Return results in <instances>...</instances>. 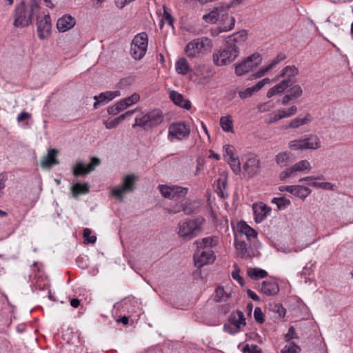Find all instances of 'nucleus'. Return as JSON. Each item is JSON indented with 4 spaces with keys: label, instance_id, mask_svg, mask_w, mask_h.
<instances>
[{
    "label": "nucleus",
    "instance_id": "f257e3e1",
    "mask_svg": "<svg viewBox=\"0 0 353 353\" xmlns=\"http://www.w3.org/2000/svg\"><path fill=\"white\" fill-rule=\"evenodd\" d=\"M247 39V32L242 30L228 36L222 48L213 53L214 63L217 66L227 65L238 57L240 49Z\"/></svg>",
    "mask_w": 353,
    "mask_h": 353
},
{
    "label": "nucleus",
    "instance_id": "f03ea898",
    "mask_svg": "<svg viewBox=\"0 0 353 353\" xmlns=\"http://www.w3.org/2000/svg\"><path fill=\"white\" fill-rule=\"evenodd\" d=\"M212 47V40L202 37L190 41L185 48V54L190 59H200L210 52Z\"/></svg>",
    "mask_w": 353,
    "mask_h": 353
},
{
    "label": "nucleus",
    "instance_id": "7ed1b4c3",
    "mask_svg": "<svg viewBox=\"0 0 353 353\" xmlns=\"http://www.w3.org/2000/svg\"><path fill=\"white\" fill-rule=\"evenodd\" d=\"M204 222L205 219L202 217L179 222L177 227L179 236L186 241L196 237L201 232Z\"/></svg>",
    "mask_w": 353,
    "mask_h": 353
},
{
    "label": "nucleus",
    "instance_id": "20e7f679",
    "mask_svg": "<svg viewBox=\"0 0 353 353\" xmlns=\"http://www.w3.org/2000/svg\"><path fill=\"white\" fill-rule=\"evenodd\" d=\"M163 121V115L160 110H153L146 113L137 115L135 118V123L132 128L140 126L144 129H149L160 125Z\"/></svg>",
    "mask_w": 353,
    "mask_h": 353
},
{
    "label": "nucleus",
    "instance_id": "39448f33",
    "mask_svg": "<svg viewBox=\"0 0 353 353\" xmlns=\"http://www.w3.org/2000/svg\"><path fill=\"white\" fill-rule=\"evenodd\" d=\"M37 12L27 8L24 1H21L15 8L14 26L23 28L32 23V17Z\"/></svg>",
    "mask_w": 353,
    "mask_h": 353
},
{
    "label": "nucleus",
    "instance_id": "423d86ee",
    "mask_svg": "<svg viewBox=\"0 0 353 353\" xmlns=\"http://www.w3.org/2000/svg\"><path fill=\"white\" fill-rule=\"evenodd\" d=\"M145 32L137 34L131 42L130 53L136 60L141 59L146 53L148 44Z\"/></svg>",
    "mask_w": 353,
    "mask_h": 353
},
{
    "label": "nucleus",
    "instance_id": "0eeeda50",
    "mask_svg": "<svg viewBox=\"0 0 353 353\" xmlns=\"http://www.w3.org/2000/svg\"><path fill=\"white\" fill-rule=\"evenodd\" d=\"M288 147L292 150H316L321 147V141L316 135L310 134L304 139L290 141Z\"/></svg>",
    "mask_w": 353,
    "mask_h": 353
},
{
    "label": "nucleus",
    "instance_id": "6e6552de",
    "mask_svg": "<svg viewBox=\"0 0 353 353\" xmlns=\"http://www.w3.org/2000/svg\"><path fill=\"white\" fill-rule=\"evenodd\" d=\"M190 134V128L184 122L172 123L168 127V139L170 141L188 139Z\"/></svg>",
    "mask_w": 353,
    "mask_h": 353
},
{
    "label": "nucleus",
    "instance_id": "1a4fd4ad",
    "mask_svg": "<svg viewBox=\"0 0 353 353\" xmlns=\"http://www.w3.org/2000/svg\"><path fill=\"white\" fill-rule=\"evenodd\" d=\"M261 62V55L259 53H254L236 65L235 74L237 76H243L259 65Z\"/></svg>",
    "mask_w": 353,
    "mask_h": 353
},
{
    "label": "nucleus",
    "instance_id": "9d476101",
    "mask_svg": "<svg viewBox=\"0 0 353 353\" xmlns=\"http://www.w3.org/2000/svg\"><path fill=\"white\" fill-rule=\"evenodd\" d=\"M311 168L310 163L307 160H301L282 171L279 179L284 181L287 178L295 176L297 172L308 173Z\"/></svg>",
    "mask_w": 353,
    "mask_h": 353
},
{
    "label": "nucleus",
    "instance_id": "9b49d317",
    "mask_svg": "<svg viewBox=\"0 0 353 353\" xmlns=\"http://www.w3.org/2000/svg\"><path fill=\"white\" fill-rule=\"evenodd\" d=\"M134 184L135 177L134 174L126 175L123 177V183L121 186L114 187L111 189V194L119 201H122L123 200L124 194L134 191Z\"/></svg>",
    "mask_w": 353,
    "mask_h": 353
},
{
    "label": "nucleus",
    "instance_id": "f8f14e48",
    "mask_svg": "<svg viewBox=\"0 0 353 353\" xmlns=\"http://www.w3.org/2000/svg\"><path fill=\"white\" fill-rule=\"evenodd\" d=\"M158 189L164 198L169 199L185 197L188 192V188L178 185H159Z\"/></svg>",
    "mask_w": 353,
    "mask_h": 353
},
{
    "label": "nucleus",
    "instance_id": "ddd939ff",
    "mask_svg": "<svg viewBox=\"0 0 353 353\" xmlns=\"http://www.w3.org/2000/svg\"><path fill=\"white\" fill-rule=\"evenodd\" d=\"M101 163L97 157H92L90 163L85 165L83 162H77L73 167L72 172L75 177L85 175L93 171Z\"/></svg>",
    "mask_w": 353,
    "mask_h": 353
},
{
    "label": "nucleus",
    "instance_id": "4468645a",
    "mask_svg": "<svg viewBox=\"0 0 353 353\" xmlns=\"http://www.w3.org/2000/svg\"><path fill=\"white\" fill-rule=\"evenodd\" d=\"M194 258L195 265L201 268L213 263L215 260V255L212 250L197 248L194 254Z\"/></svg>",
    "mask_w": 353,
    "mask_h": 353
},
{
    "label": "nucleus",
    "instance_id": "2eb2a0df",
    "mask_svg": "<svg viewBox=\"0 0 353 353\" xmlns=\"http://www.w3.org/2000/svg\"><path fill=\"white\" fill-rule=\"evenodd\" d=\"M37 25L39 38L46 39L50 34L52 27L49 14H45L43 17H37Z\"/></svg>",
    "mask_w": 353,
    "mask_h": 353
},
{
    "label": "nucleus",
    "instance_id": "dca6fc26",
    "mask_svg": "<svg viewBox=\"0 0 353 353\" xmlns=\"http://www.w3.org/2000/svg\"><path fill=\"white\" fill-rule=\"evenodd\" d=\"M218 21L221 31H230L234 28L235 25V19L229 15L227 8L221 7V15Z\"/></svg>",
    "mask_w": 353,
    "mask_h": 353
},
{
    "label": "nucleus",
    "instance_id": "f3484780",
    "mask_svg": "<svg viewBox=\"0 0 353 353\" xmlns=\"http://www.w3.org/2000/svg\"><path fill=\"white\" fill-rule=\"evenodd\" d=\"M299 70L294 65H288L282 69L281 72L274 79L273 82L279 81L280 78H283V81H287V83L290 85V83L294 82V78L298 74Z\"/></svg>",
    "mask_w": 353,
    "mask_h": 353
},
{
    "label": "nucleus",
    "instance_id": "a211bd4d",
    "mask_svg": "<svg viewBox=\"0 0 353 353\" xmlns=\"http://www.w3.org/2000/svg\"><path fill=\"white\" fill-rule=\"evenodd\" d=\"M243 171L249 176H253L259 172L260 162L256 157L250 156L243 165Z\"/></svg>",
    "mask_w": 353,
    "mask_h": 353
},
{
    "label": "nucleus",
    "instance_id": "6ab92c4d",
    "mask_svg": "<svg viewBox=\"0 0 353 353\" xmlns=\"http://www.w3.org/2000/svg\"><path fill=\"white\" fill-rule=\"evenodd\" d=\"M120 96V92L117 91H107L101 93L99 96H94V99L95 102L93 105L94 109L99 108L101 105H104L109 101H112L116 97Z\"/></svg>",
    "mask_w": 353,
    "mask_h": 353
},
{
    "label": "nucleus",
    "instance_id": "aec40b11",
    "mask_svg": "<svg viewBox=\"0 0 353 353\" xmlns=\"http://www.w3.org/2000/svg\"><path fill=\"white\" fill-rule=\"evenodd\" d=\"M254 221L256 223L263 221L270 212L271 209L266 204L260 202L253 204Z\"/></svg>",
    "mask_w": 353,
    "mask_h": 353
},
{
    "label": "nucleus",
    "instance_id": "412c9836",
    "mask_svg": "<svg viewBox=\"0 0 353 353\" xmlns=\"http://www.w3.org/2000/svg\"><path fill=\"white\" fill-rule=\"evenodd\" d=\"M76 24V19L69 14H65L59 18L57 23V28L59 32H65L72 28Z\"/></svg>",
    "mask_w": 353,
    "mask_h": 353
},
{
    "label": "nucleus",
    "instance_id": "4be33fe9",
    "mask_svg": "<svg viewBox=\"0 0 353 353\" xmlns=\"http://www.w3.org/2000/svg\"><path fill=\"white\" fill-rule=\"evenodd\" d=\"M259 290L266 296H274L279 292V287L275 281H264L261 283Z\"/></svg>",
    "mask_w": 353,
    "mask_h": 353
},
{
    "label": "nucleus",
    "instance_id": "5701e85b",
    "mask_svg": "<svg viewBox=\"0 0 353 353\" xmlns=\"http://www.w3.org/2000/svg\"><path fill=\"white\" fill-rule=\"evenodd\" d=\"M297 108L295 105L291 106L290 108L286 110H279L276 113L270 116V119L267 123L271 124L276 122L277 121L282 119L285 117H291L296 114Z\"/></svg>",
    "mask_w": 353,
    "mask_h": 353
},
{
    "label": "nucleus",
    "instance_id": "b1692460",
    "mask_svg": "<svg viewBox=\"0 0 353 353\" xmlns=\"http://www.w3.org/2000/svg\"><path fill=\"white\" fill-rule=\"evenodd\" d=\"M58 150L50 149L48 150L47 156L41 161V166L43 168H50L54 165H57L59 161L57 159Z\"/></svg>",
    "mask_w": 353,
    "mask_h": 353
},
{
    "label": "nucleus",
    "instance_id": "393cba45",
    "mask_svg": "<svg viewBox=\"0 0 353 353\" xmlns=\"http://www.w3.org/2000/svg\"><path fill=\"white\" fill-rule=\"evenodd\" d=\"M194 244L196 245V248L212 250V248L218 244V239L216 236L205 237L195 241Z\"/></svg>",
    "mask_w": 353,
    "mask_h": 353
},
{
    "label": "nucleus",
    "instance_id": "a878e982",
    "mask_svg": "<svg viewBox=\"0 0 353 353\" xmlns=\"http://www.w3.org/2000/svg\"><path fill=\"white\" fill-rule=\"evenodd\" d=\"M170 98L172 101L176 105H179L186 110H189L191 108V103L189 101L185 100L183 97L180 93L172 90L170 92Z\"/></svg>",
    "mask_w": 353,
    "mask_h": 353
},
{
    "label": "nucleus",
    "instance_id": "bb28decb",
    "mask_svg": "<svg viewBox=\"0 0 353 353\" xmlns=\"http://www.w3.org/2000/svg\"><path fill=\"white\" fill-rule=\"evenodd\" d=\"M235 248L238 255L242 259H250L251 255L249 252L250 246L243 241L235 240Z\"/></svg>",
    "mask_w": 353,
    "mask_h": 353
},
{
    "label": "nucleus",
    "instance_id": "cd10ccee",
    "mask_svg": "<svg viewBox=\"0 0 353 353\" xmlns=\"http://www.w3.org/2000/svg\"><path fill=\"white\" fill-rule=\"evenodd\" d=\"M289 87L290 85L287 83V81L282 80L279 83L269 89L267 92L266 96L267 97L270 98L274 95L283 93Z\"/></svg>",
    "mask_w": 353,
    "mask_h": 353
},
{
    "label": "nucleus",
    "instance_id": "c85d7f7f",
    "mask_svg": "<svg viewBox=\"0 0 353 353\" xmlns=\"http://www.w3.org/2000/svg\"><path fill=\"white\" fill-rule=\"evenodd\" d=\"M230 323L234 325L235 327H238L239 329L244 327L246 323L243 313L240 310H237L236 313H234L230 316Z\"/></svg>",
    "mask_w": 353,
    "mask_h": 353
},
{
    "label": "nucleus",
    "instance_id": "c756f323",
    "mask_svg": "<svg viewBox=\"0 0 353 353\" xmlns=\"http://www.w3.org/2000/svg\"><path fill=\"white\" fill-rule=\"evenodd\" d=\"M239 232L244 234L248 239L256 238L257 236L256 232L248 225L245 221H240L238 224Z\"/></svg>",
    "mask_w": 353,
    "mask_h": 353
},
{
    "label": "nucleus",
    "instance_id": "7c9ffc66",
    "mask_svg": "<svg viewBox=\"0 0 353 353\" xmlns=\"http://www.w3.org/2000/svg\"><path fill=\"white\" fill-rule=\"evenodd\" d=\"M175 69L178 74L185 75L190 70V67L185 58H180L175 63Z\"/></svg>",
    "mask_w": 353,
    "mask_h": 353
},
{
    "label": "nucleus",
    "instance_id": "2f4dec72",
    "mask_svg": "<svg viewBox=\"0 0 353 353\" xmlns=\"http://www.w3.org/2000/svg\"><path fill=\"white\" fill-rule=\"evenodd\" d=\"M247 274L252 279H259L265 278L268 276V272L261 268H248Z\"/></svg>",
    "mask_w": 353,
    "mask_h": 353
},
{
    "label": "nucleus",
    "instance_id": "473e14b6",
    "mask_svg": "<svg viewBox=\"0 0 353 353\" xmlns=\"http://www.w3.org/2000/svg\"><path fill=\"white\" fill-rule=\"evenodd\" d=\"M311 190L307 187L303 185H294V189L292 194L301 199H305L307 196H309Z\"/></svg>",
    "mask_w": 353,
    "mask_h": 353
},
{
    "label": "nucleus",
    "instance_id": "72a5a7b5",
    "mask_svg": "<svg viewBox=\"0 0 353 353\" xmlns=\"http://www.w3.org/2000/svg\"><path fill=\"white\" fill-rule=\"evenodd\" d=\"M221 15V7L216 8L210 13L203 15V19L208 23H214L217 22Z\"/></svg>",
    "mask_w": 353,
    "mask_h": 353
},
{
    "label": "nucleus",
    "instance_id": "f704fd0d",
    "mask_svg": "<svg viewBox=\"0 0 353 353\" xmlns=\"http://www.w3.org/2000/svg\"><path fill=\"white\" fill-rule=\"evenodd\" d=\"M71 190L74 196L77 197L79 194H85L89 192V185L88 183H76L72 185Z\"/></svg>",
    "mask_w": 353,
    "mask_h": 353
},
{
    "label": "nucleus",
    "instance_id": "c9c22d12",
    "mask_svg": "<svg viewBox=\"0 0 353 353\" xmlns=\"http://www.w3.org/2000/svg\"><path fill=\"white\" fill-rule=\"evenodd\" d=\"M230 297V294L227 292L223 287H218L215 291L214 300L216 302L227 301Z\"/></svg>",
    "mask_w": 353,
    "mask_h": 353
},
{
    "label": "nucleus",
    "instance_id": "e433bc0d",
    "mask_svg": "<svg viewBox=\"0 0 353 353\" xmlns=\"http://www.w3.org/2000/svg\"><path fill=\"white\" fill-rule=\"evenodd\" d=\"M311 121V116L310 114H307L304 118L299 119L296 118L290 121L288 126L286 128H296L299 126L305 125Z\"/></svg>",
    "mask_w": 353,
    "mask_h": 353
},
{
    "label": "nucleus",
    "instance_id": "4c0bfd02",
    "mask_svg": "<svg viewBox=\"0 0 353 353\" xmlns=\"http://www.w3.org/2000/svg\"><path fill=\"white\" fill-rule=\"evenodd\" d=\"M220 125L225 132L233 131V122L230 116L221 117L220 119Z\"/></svg>",
    "mask_w": 353,
    "mask_h": 353
},
{
    "label": "nucleus",
    "instance_id": "58836bf2",
    "mask_svg": "<svg viewBox=\"0 0 353 353\" xmlns=\"http://www.w3.org/2000/svg\"><path fill=\"white\" fill-rule=\"evenodd\" d=\"M197 72L203 79H208L214 74V72L210 66L202 65L197 68Z\"/></svg>",
    "mask_w": 353,
    "mask_h": 353
},
{
    "label": "nucleus",
    "instance_id": "ea45409f",
    "mask_svg": "<svg viewBox=\"0 0 353 353\" xmlns=\"http://www.w3.org/2000/svg\"><path fill=\"white\" fill-rule=\"evenodd\" d=\"M272 203L276 205L278 210H283L290 204V201L285 197H274L272 199Z\"/></svg>",
    "mask_w": 353,
    "mask_h": 353
},
{
    "label": "nucleus",
    "instance_id": "a19ab883",
    "mask_svg": "<svg viewBox=\"0 0 353 353\" xmlns=\"http://www.w3.org/2000/svg\"><path fill=\"white\" fill-rule=\"evenodd\" d=\"M290 160V156L289 153L287 152H283L275 157V161L276 163L281 165V166H285L287 165Z\"/></svg>",
    "mask_w": 353,
    "mask_h": 353
},
{
    "label": "nucleus",
    "instance_id": "79ce46f5",
    "mask_svg": "<svg viewBox=\"0 0 353 353\" xmlns=\"http://www.w3.org/2000/svg\"><path fill=\"white\" fill-rule=\"evenodd\" d=\"M230 168L232 171L236 174H239L241 172V163L239 158L236 157L235 158H232L231 159H227Z\"/></svg>",
    "mask_w": 353,
    "mask_h": 353
},
{
    "label": "nucleus",
    "instance_id": "37998d69",
    "mask_svg": "<svg viewBox=\"0 0 353 353\" xmlns=\"http://www.w3.org/2000/svg\"><path fill=\"white\" fill-rule=\"evenodd\" d=\"M258 91V89L256 88V85H254L252 87L248 88L244 90L239 92V96L241 99H244L251 97L254 92Z\"/></svg>",
    "mask_w": 353,
    "mask_h": 353
},
{
    "label": "nucleus",
    "instance_id": "c03bdc74",
    "mask_svg": "<svg viewBox=\"0 0 353 353\" xmlns=\"http://www.w3.org/2000/svg\"><path fill=\"white\" fill-rule=\"evenodd\" d=\"M223 150L225 152L223 154L225 159L228 158L227 159H231L232 158L236 157L235 155V148L234 146L231 145H225L223 146Z\"/></svg>",
    "mask_w": 353,
    "mask_h": 353
},
{
    "label": "nucleus",
    "instance_id": "a18cd8bd",
    "mask_svg": "<svg viewBox=\"0 0 353 353\" xmlns=\"http://www.w3.org/2000/svg\"><path fill=\"white\" fill-rule=\"evenodd\" d=\"M123 117H118L112 120H107L103 121L107 129H112L117 127L122 121Z\"/></svg>",
    "mask_w": 353,
    "mask_h": 353
},
{
    "label": "nucleus",
    "instance_id": "49530a36",
    "mask_svg": "<svg viewBox=\"0 0 353 353\" xmlns=\"http://www.w3.org/2000/svg\"><path fill=\"white\" fill-rule=\"evenodd\" d=\"M271 310L277 314L279 318H283L285 314V309L280 303H274L272 305Z\"/></svg>",
    "mask_w": 353,
    "mask_h": 353
},
{
    "label": "nucleus",
    "instance_id": "de8ad7c7",
    "mask_svg": "<svg viewBox=\"0 0 353 353\" xmlns=\"http://www.w3.org/2000/svg\"><path fill=\"white\" fill-rule=\"evenodd\" d=\"M300 347L294 343H291L289 345H285L281 350V353H298Z\"/></svg>",
    "mask_w": 353,
    "mask_h": 353
},
{
    "label": "nucleus",
    "instance_id": "09e8293b",
    "mask_svg": "<svg viewBox=\"0 0 353 353\" xmlns=\"http://www.w3.org/2000/svg\"><path fill=\"white\" fill-rule=\"evenodd\" d=\"M290 92V95L294 99H296L300 97L303 94V90L299 85H294L291 87L289 90Z\"/></svg>",
    "mask_w": 353,
    "mask_h": 353
},
{
    "label": "nucleus",
    "instance_id": "8fccbe9b",
    "mask_svg": "<svg viewBox=\"0 0 353 353\" xmlns=\"http://www.w3.org/2000/svg\"><path fill=\"white\" fill-rule=\"evenodd\" d=\"M83 238L85 241L88 243H94L97 241V237L95 236H91V230L89 228L84 229Z\"/></svg>",
    "mask_w": 353,
    "mask_h": 353
},
{
    "label": "nucleus",
    "instance_id": "3c124183",
    "mask_svg": "<svg viewBox=\"0 0 353 353\" xmlns=\"http://www.w3.org/2000/svg\"><path fill=\"white\" fill-rule=\"evenodd\" d=\"M285 59V55L279 53L269 64L267 65L268 70H271L274 68L280 61Z\"/></svg>",
    "mask_w": 353,
    "mask_h": 353
},
{
    "label": "nucleus",
    "instance_id": "603ef678",
    "mask_svg": "<svg viewBox=\"0 0 353 353\" xmlns=\"http://www.w3.org/2000/svg\"><path fill=\"white\" fill-rule=\"evenodd\" d=\"M162 21H165L168 25L173 26V18L169 12V10L164 6Z\"/></svg>",
    "mask_w": 353,
    "mask_h": 353
},
{
    "label": "nucleus",
    "instance_id": "864d4df0",
    "mask_svg": "<svg viewBox=\"0 0 353 353\" xmlns=\"http://www.w3.org/2000/svg\"><path fill=\"white\" fill-rule=\"evenodd\" d=\"M182 211L185 214H191L194 212V208L192 205V203L191 201H186L181 205Z\"/></svg>",
    "mask_w": 353,
    "mask_h": 353
},
{
    "label": "nucleus",
    "instance_id": "5fc2aeb1",
    "mask_svg": "<svg viewBox=\"0 0 353 353\" xmlns=\"http://www.w3.org/2000/svg\"><path fill=\"white\" fill-rule=\"evenodd\" d=\"M243 353H261V350L256 345L246 344L242 349Z\"/></svg>",
    "mask_w": 353,
    "mask_h": 353
},
{
    "label": "nucleus",
    "instance_id": "6e6d98bb",
    "mask_svg": "<svg viewBox=\"0 0 353 353\" xmlns=\"http://www.w3.org/2000/svg\"><path fill=\"white\" fill-rule=\"evenodd\" d=\"M140 99V96L137 93L132 94L130 97H128L123 100L126 101V103L128 104V107L137 103Z\"/></svg>",
    "mask_w": 353,
    "mask_h": 353
},
{
    "label": "nucleus",
    "instance_id": "4d7b16f0",
    "mask_svg": "<svg viewBox=\"0 0 353 353\" xmlns=\"http://www.w3.org/2000/svg\"><path fill=\"white\" fill-rule=\"evenodd\" d=\"M254 317L256 321H257L259 323H262L265 321L264 316H263V312L261 311V309L260 307H256L254 309Z\"/></svg>",
    "mask_w": 353,
    "mask_h": 353
},
{
    "label": "nucleus",
    "instance_id": "13d9d810",
    "mask_svg": "<svg viewBox=\"0 0 353 353\" xmlns=\"http://www.w3.org/2000/svg\"><path fill=\"white\" fill-rule=\"evenodd\" d=\"M223 330L225 332L230 334H235L239 332L241 329L238 328L236 326L235 327L234 325H232L230 323V324L224 325Z\"/></svg>",
    "mask_w": 353,
    "mask_h": 353
},
{
    "label": "nucleus",
    "instance_id": "bf43d9fd",
    "mask_svg": "<svg viewBox=\"0 0 353 353\" xmlns=\"http://www.w3.org/2000/svg\"><path fill=\"white\" fill-rule=\"evenodd\" d=\"M311 185L315 188H321L325 190H332L333 188V185L328 182H324V183H318V182H313L311 183Z\"/></svg>",
    "mask_w": 353,
    "mask_h": 353
},
{
    "label": "nucleus",
    "instance_id": "052dcab7",
    "mask_svg": "<svg viewBox=\"0 0 353 353\" xmlns=\"http://www.w3.org/2000/svg\"><path fill=\"white\" fill-rule=\"evenodd\" d=\"M297 338L295 329L293 326H290L288 329V333L285 335V339L287 341Z\"/></svg>",
    "mask_w": 353,
    "mask_h": 353
},
{
    "label": "nucleus",
    "instance_id": "680f3d73",
    "mask_svg": "<svg viewBox=\"0 0 353 353\" xmlns=\"http://www.w3.org/2000/svg\"><path fill=\"white\" fill-rule=\"evenodd\" d=\"M225 185H226V182H225V179L219 178L217 180V188L219 190V194H221L222 196H223V189H225Z\"/></svg>",
    "mask_w": 353,
    "mask_h": 353
},
{
    "label": "nucleus",
    "instance_id": "e2e57ef3",
    "mask_svg": "<svg viewBox=\"0 0 353 353\" xmlns=\"http://www.w3.org/2000/svg\"><path fill=\"white\" fill-rule=\"evenodd\" d=\"M232 276L234 280H236L241 286L244 285L243 279L239 274V270H236L233 271L232 272Z\"/></svg>",
    "mask_w": 353,
    "mask_h": 353
},
{
    "label": "nucleus",
    "instance_id": "0e129e2a",
    "mask_svg": "<svg viewBox=\"0 0 353 353\" xmlns=\"http://www.w3.org/2000/svg\"><path fill=\"white\" fill-rule=\"evenodd\" d=\"M272 81H273L272 79L271 80L269 78H265L255 84L256 88L258 89V90H260L263 86L266 84H270Z\"/></svg>",
    "mask_w": 353,
    "mask_h": 353
},
{
    "label": "nucleus",
    "instance_id": "69168bd1",
    "mask_svg": "<svg viewBox=\"0 0 353 353\" xmlns=\"http://www.w3.org/2000/svg\"><path fill=\"white\" fill-rule=\"evenodd\" d=\"M270 70H268V66H265L262 68H261L259 71L253 74V77L255 79L261 78L263 76L265 75V73H267Z\"/></svg>",
    "mask_w": 353,
    "mask_h": 353
},
{
    "label": "nucleus",
    "instance_id": "338daca9",
    "mask_svg": "<svg viewBox=\"0 0 353 353\" xmlns=\"http://www.w3.org/2000/svg\"><path fill=\"white\" fill-rule=\"evenodd\" d=\"M40 1L41 0H31L29 8L37 13L39 10Z\"/></svg>",
    "mask_w": 353,
    "mask_h": 353
},
{
    "label": "nucleus",
    "instance_id": "774afa93",
    "mask_svg": "<svg viewBox=\"0 0 353 353\" xmlns=\"http://www.w3.org/2000/svg\"><path fill=\"white\" fill-rule=\"evenodd\" d=\"M30 117H31V114L30 113L26 112H23L18 115L17 121L18 122L23 121L26 119L30 118Z\"/></svg>",
    "mask_w": 353,
    "mask_h": 353
}]
</instances>
